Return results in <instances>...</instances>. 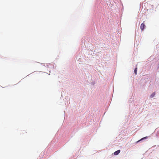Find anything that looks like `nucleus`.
Returning a JSON list of instances; mask_svg holds the SVG:
<instances>
[{"label":"nucleus","mask_w":159,"mask_h":159,"mask_svg":"<svg viewBox=\"0 0 159 159\" xmlns=\"http://www.w3.org/2000/svg\"><path fill=\"white\" fill-rule=\"evenodd\" d=\"M145 26V25L143 23L141 24L140 26V28L142 31H143Z\"/></svg>","instance_id":"obj_1"},{"label":"nucleus","mask_w":159,"mask_h":159,"mask_svg":"<svg viewBox=\"0 0 159 159\" xmlns=\"http://www.w3.org/2000/svg\"><path fill=\"white\" fill-rule=\"evenodd\" d=\"M120 150H118L117 151L115 152L114 153V154L115 155H118L120 152Z\"/></svg>","instance_id":"obj_2"},{"label":"nucleus","mask_w":159,"mask_h":159,"mask_svg":"<svg viewBox=\"0 0 159 159\" xmlns=\"http://www.w3.org/2000/svg\"><path fill=\"white\" fill-rule=\"evenodd\" d=\"M155 92H153V93H152V94L150 96V97L151 98H152V97H154L155 96Z\"/></svg>","instance_id":"obj_3"},{"label":"nucleus","mask_w":159,"mask_h":159,"mask_svg":"<svg viewBox=\"0 0 159 159\" xmlns=\"http://www.w3.org/2000/svg\"><path fill=\"white\" fill-rule=\"evenodd\" d=\"M137 68H136L134 70V73H135V75H136L137 74Z\"/></svg>","instance_id":"obj_4"},{"label":"nucleus","mask_w":159,"mask_h":159,"mask_svg":"<svg viewBox=\"0 0 159 159\" xmlns=\"http://www.w3.org/2000/svg\"><path fill=\"white\" fill-rule=\"evenodd\" d=\"M147 137H144V138H142L140 140L138 141L137 142V143H138L140 141H141V140H142L144 139H145Z\"/></svg>","instance_id":"obj_5"}]
</instances>
